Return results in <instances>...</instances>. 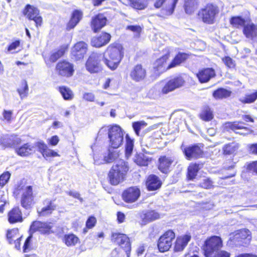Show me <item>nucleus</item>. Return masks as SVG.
<instances>
[{
    "label": "nucleus",
    "mask_w": 257,
    "mask_h": 257,
    "mask_svg": "<svg viewBox=\"0 0 257 257\" xmlns=\"http://www.w3.org/2000/svg\"><path fill=\"white\" fill-rule=\"evenodd\" d=\"M27 182L24 179L20 180L15 185L13 194L17 197L22 191L20 197L21 206L26 210L31 209L36 203L35 195L32 186H26Z\"/></svg>",
    "instance_id": "f257e3e1"
},
{
    "label": "nucleus",
    "mask_w": 257,
    "mask_h": 257,
    "mask_svg": "<svg viewBox=\"0 0 257 257\" xmlns=\"http://www.w3.org/2000/svg\"><path fill=\"white\" fill-rule=\"evenodd\" d=\"M105 53L108 57H103L104 64L111 71L116 70L124 57L123 46L118 43H112L107 47Z\"/></svg>",
    "instance_id": "f03ea898"
},
{
    "label": "nucleus",
    "mask_w": 257,
    "mask_h": 257,
    "mask_svg": "<svg viewBox=\"0 0 257 257\" xmlns=\"http://www.w3.org/2000/svg\"><path fill=\"white\" fill-rule=\"evenodd\" d=\"M127 162L121 161L113 165L107 174V180L111 186H117L124 182L129 171Z\"/></svg>",
    "instance_id": "7ed1b4c3"
},
{
    "label": "nucleus",
    "mask_w": 257,
    "mask_h": 257,
    "mask_svg": "<svg viewBox=\"0 0 257 257\" xmlns=\"http://www.w3.org/2000/svg\"><path fill=\"white\" fill-rule=\"evenodd\" d=\"M220 13L219 7L215 3H208L199 9L197 13V19L204 24H214Z\"/></svg>",
    "instance_id": "20e7f679"
},
{
    "label": "nucleus",
    "mask_w": 257,
    "mask_h": 257,
    "mask_svg": "<svg viewBox=\"0 0 257 257\" xmlns=\"http://www.w3.org/2000/svg\"><path fill=\"white\" fill-rule=\"evenodd\" d=\"M243 121H228L225 123V128L227 131H232L236 134L246 136L251 134L253 130L248 122H253L254 119L249 115L242 116Z\"/></svg>",
    "instance_id": "39448f33"
},
{
    "label": "nucleus",
    "mask_w": 257,
    "mask_h": 257,
    "mask_svg": "<svg viewBox=\"0 0 257 257\" xmlns=\"http://www.w3.org/2000/svg\"><path fill=\"white\" fill-rule=\"evenodd\" d=\"M223 246L221 237L217 235L208 237L204 241L201 249L205 257H212Z\"/></svg>",
    "instance_id": "423d86ee"
},
{
    "label": "nucleus",
    "mask_w": 257,
    "mask_h": 257,
    "mask_svg": "<svg viewBox=\"0 0 257 257\" xmlns=\"http://www.w3.org/2000/svg\"><path fill=\"white\" fill-rule=\"evenodd\" d=\"M107 134L110 148L117 149L122 145L123 131L119 125L113 124L109 125Z\"/></svg>",
    "instance_id": "0eeeda50"
},
{
    "label": "nucleus",
    "mask_w": 257,
    "mask_h": 257,
    "mask_svg": "<svg viewBox=\"0 0 257 257\" xmlns=\"http://www.w3.org/2000/svg\"><path fill=\"white\" fill-rule=\"evenodd\" d=\"M175 238L176 233L173 229H169L165 231L157 241L159 251L162 253L169 251L172 247Z\"/></svg>",
    "instance_id": "6e6552de"
},
{
    "label": "nucleus",
    "mask_w": 257,
    "mask_h": 257,
    "mask_svg": "<svg viewBox=\"0 0 257 257\" xmlns=\"http://www.w3.org/2000/svg\"><path fill=\"white\" fill-rule=\"evenodd\" d=\"M22 14L28 20L33 21L36 28H40L43 25V17L37 7L30 4H27L22 10Z\"/></svg>",
    "instance_id": "1a4fd4ad"
},
{
    "label": "nucleus",
    "mask_w": 257,
    "mask_h": 257,
    "mask_svg": "<svg viewBox=\"0 0 257 257\" xmlns=\"http://www.w3.org/2000/svg\"><path fill=\"white\" fill-rule=\"evenodd\" d=\"M55 71L61 77L70 78L74 74V65L65 59L61 60L56 63Z\"/></svg>",
    "instance_id": "9d476101"
},
{
    "label": "nucleus",
    "mask_w": 257,
    "mask_h": 257,
    "mask_svg": "<svg viewBox=\"0 0 257 257\" xmlns=\"http://www.w3.org/2000/svg\"><path fill=\"white\" fill-rule=\"evenodd\" d=\"M86 69L91 74L97 73L103 69L100 54L92 53L88 57L85 64Z\"/></svg>",
    "instance_id": "9b49d317"
},
{
    "label": "nucleus",
    "mask_w": 257,
    "mask_h": 257,
    "mask_svg": "<svg viewBox=\"0 0 257 257\" xmlns=\"http://www.w3.org/2000/svg\"><path fill=\"white\" fill-rule=\"evenodd\" d=\"M112 242L121 246L126 253L127 257H130L131 251V242L128 236L120 232H112L110 236Z\"/></svg>",
    "instance_id": "f8f14e48"
},
{
    "label": "nucleus",
    "mask_w": 257,
    "mask_h": 257,
    "mask_svg": "<svg viewBox=\"0 0 257 257\" xmlns=\"http://www.w3.org/2000/svg\"><path fill=\"white\" fill-rule=\"evenodd\" d=\"M54 223L50 221H41L35 220L32 222L30 229L32 232H39L43 235H49L55 233L53 229Z\"/></svg>",
    "instance_id": "ddd939ff"
},
{
    "label": "nucleus",
    "mask_w": 257,
    "mask_h": 257,
    "mask_svg": "<svg viewBox=\"0 0 257 257\" xmlns=\"http://www.w3.org/2000/svg\"><path fill=\"white\" fill-rule=\"evenodd\" d=\"M174 162L173 157L166 154L162 155L158 159L157 168L161 173L167 175L172 171Z\"/></svg>",
    "instance_id": "4468645a"
},
{
    "label": "nucleus",
    "mask_w": 257,
    "mask_h": 257,
    "mask_svg": "<svg viewBox=\"0 0 257 257\" xmlns=\"http://www.w3.org/2000/svg\"><path fill=\"white\" fill-rule=\"evenodd\" d=\"M251 233L246 228L237 230L235 232L232 240L238 246H247L251 240Z\"/></svg>",
    "instance_id": "2eb2a0df"
},
{
    "label": "nucleus",
    "mask_w": 257,
    "mask_h": 257,
    "mask_svg": "<svg viewBox=\"0 0 257 257\" xmlns=\"http://www.w3.org/2000/svg\"><path fill=\"white\" fill-rule=\"evenodd\" d=\"M130 77L135 82H143L147 78V70L142 64L138 63L131 70Z\"/></svg>",
    "instance_id": "dca6fc26"
},
{
    "label": "nucleus",
    "mask_w": 257,
    "mask_h": 257,
    "mask_svg": "<svg viewBox=\"0 0 257 257\" xmlns=\"http://www.w3.org/2000/svg\"><path fill=\"white\" fill-rule=\"evenodd\" d=\"M185 83V81L182 76L179 75L174 77L166 82L161 89V93L163 94H166L182 87Z\"/></svg>",
    "instance_id": "f3484780"
},
{
    "label": "nucleus",
    "mask_w": 257,
    "mask_h": 257,
    "mask_svg": "<svg viewBox=\"0 0 257 257\" xmlns=\"http://www.w3.org/2000/svg\"><path fill=\"white\" fill-rule=\"evenodd\" d=\"M88 51V45L83 41H79L72 48L70 56L75 61L82 60Z\"/></svg>",
    "instance_id": "a211bd4d"
},
{
    "label": "nucleus",
    "mask_w": 257,
    "mask_h": 257,
    "mask_svg": "<svg viewBox=\"0 0 257 257\" xmlns=\"http://www.w3.org/2000/svg\"><path fill=\"white\" fill-rule=\"evenodd\" d=\"M141 196V190L138 186H131L122 192L121 198L124 202L132 203L137 201Z\"/></svg>",
    "instance_id": "6ab92c4d"
},
{
    "label": "nucleus",
    "mask_w": 257,
    "mask_h": 257,
    "mask_svg": "<svg viewBox=\"0 0 257 257\" xmlns=\"http://www.w3.org/2000/svg\"><path fill=\"white\" fill-rule=\"evenodd\" d=\"M183 153L186 158L190 160L192 159H196L204 157V153L199 144H195L185 147Z\"/></svg>",
    "instance_id": "aec40b11"
},
{
    "label": "nucleus",
    "mask_w": 257,
    "mask_h": 257,
    "mask_svg": "<svg viewBox=\"0 0 257 257\" xmlns=\"http://www.w3.org/2000/svg\"><path fill=\"white\" fill-rule=\"evenodd\" d=\"M55 199L46 198L42 201L43 206L40 210L37 211L39 217H45L52 214L56 210L57 205L55 203Z\"/></svg>",
    "instance_id": "412c9836"
},
{
    "label": "nucleus",
    "mask_w": 257,
    "mask_h": 257,
    "mask_svg": "<svg viewBox=\"0 0 257 257\" xmlns=\"http://www.w3.org/2000/svg\"><path fill=\"white\" fill-rule=\"evenodd\" d=\"M7 220L10 224L21 223L24 221L23 213L19 206H13L7 213Z\"/></svg>",
    "instance_id": "4be33fe9"
},
{
    "label": "nucleus",
    "mask_w": 257,
    "mask_h": 257,
    "mask_svg": "<svg viewBox=\"0 0 257 257\" xmlns=\"http://www.w3.org/2000/svg\"><path fill=\"white\" fill-rule=\"evenodd\" d=\"M23 237L20 235L19 230L18 228L9 229L6 232V238L10 244L14 243L15 247L17 249H21V241Z\"/></svg>",
    "instance_id": "5701e85b"
},
{
    "label": "nucleus",
    "mask_w": 257,
    "mask_h": 257,
    "mask_svg": "<svg viewBox=\"0 0 257 257\" xmlns=\"http://www.w3.org/2000/svg\"><path fill=\"white\" fill-rule=\"evenodd\" d=\"M107 19L103 14L99 13L94 16L90 21L91 28L94 33H97L106 25Z\"/></svg>",
    "instance_id": "b1692460"
},
{
    "label": "nucleus",
    "mask_w": 257,
    "mask_h": 257,
    "mask_svg": "<svg viewBox=\"0 0 257 257\" xmlns=\"http://www.w3.org/2000/svg\"><path fill=\"white\" fill-rule=\"evenodd\" d=\"M215 76V71L212 67L201 68L196 74V76L200 83H207Z\"/></svg>",
    "instance_id": "393cba45"
},
{
    "label": "nucleus",
    "mask_w": 257,
    "mask_h": 257,
    "mask_svg": "<svg viewBox=\"0 0 257 257\" xmlns=\"http://www.w3.org/2000/svg\"><path fill=\"white\" fill-rule=\"evenodd\" d=\"M191 238L192 236L190 233L177 236L174 243L173 251L179 252L184 250Z\"/></svg>",
    "instance_id": "a878e982"
},
{
    "label": "nucleus",
    "mask_w": 257,
    "mask_h": 257,
    "mask_svg": "<svg viewBox=\"0 0 257 257\" xmlns=\"http://www.w3.org/2000/svg\"><path fill=\"white\" fill-rule=\"evenodd\" d=\"M111 35L106 32H102L98 36L94 37L91 40V45L93 47L100 48L107 45L110 41Z\"/></svg>",
    "instance_id": "bb28decb"
},
{
    "label": "nucleus",
    "mask_w": 257,
    "mask_h": 257,
    "mask_svg": "<svg viewBox=\"0 0 257 257\" xmlns=\"http://www.w3.org/2000/svg\"><path fill=\"white\" fill-rule=\"evenodd\" d=\"M190 55L191 54L189 53L181 52H178L168 65L166 69L169 70L181 65L189 58Z\"/></svg>",
    "instance_id": "cd10ccee"
},
{
    "label": "nucleus",
    "mask_w": 257,
    "mask_h": 257,
    "mask_svg": "<svg viewBox=\"0 0 257 257\" xmlns=\"http://www.w3.org/2000/svg\"><path fill=\"white\" fill-rule=\"evenodd\" d=\"M161 214L155 209H149L142 213L141 216L142 223L144 225L159 219Z\"/></svg>",
    "instance_id": "c85d7f7f"
},
{
    "label": "nucleus",
    "mask_w": 257,
    "mask_h": 257,
    "mask_svg": "<svg viewBox=\"0 0 257 257\" xmlns=\"http://www.w3.org/2000/svg\"><path fill=\"white\" fill-rule=\"evenodd\" d=\"M146 185L148 191H153L160 189L162 186V182L158 176L151 174L147 178Z\"/></svg>",
    "instance_id": "c756f323"
},
{
    "label": "nucleus",
    "mask_w": 257,
    "mask_h": 257,
    "mask_svg": "<svg viewBox=\"0 0 257 257\" xmlns=\"http://www.w3.org/2000/svg\"><path fill=\"white\" fill-rule=\"evenodd\" d=\"M83 13L79 10H74L71 15L70 18L66 24V29L67 31H70L74 29L82 19Z\"/></svg>",
    "instance_id": "7c9ffc66"
},
{
    "label": "nucleus",
    "mask_w": 257,
    "mask_h": 257,
    "mask_svg": "<svg viewBox=\"0 0 257 257\" xmlns=\"http://www.w3.org/2000/svg\"><path fill=\"white\" fill-rule=\"evenodd\" d=\"M202 165L197 163H190L187 169L186 179L188 181H192L194 180L200 170L202 168Z\"/></svg>",
    "instance_id": "2f4dec72"
},
{
    "label": "nucleus",
    "mask_w": 257,
    "mask_h": 257,
    "mask_svg": "<svg viewBox=\"0 0 257 257\" xmlns=\"http://www.w3.org/2000/svg\"><path fill=\"white\" fill-rule=\"evenodd\" d=\"M35 152L34 146L28 143L15 149L16 154L21 157H28Z\"/></svg>",
    "instance_id": "473e14b6"
},
{
    "label": "nucleus",
    "mask_w": 257,
    "mask_h": 257,
    "mask_svg": "<svg viewBox=\"0 0 257 257\" xmlns=\"http://www.w3.org/2000/svg\"><path fill=\"white\" fill-rule=\"evenodd\" d=\"M153 158L149 157L143 153H137L134 158V162L140 167H147L152 163Z\"/></svg>",
    "instance_id": "72a5a7b5"
},
{
    "label": "nucleus",
    "mask_w": 257,
    "mask_h": 257,
    "mask_svg": "<svg viewBox=\"0 0 257 257\" xmlns=\"http://www.w3.org/2000/svg\"><path fill=\"white\" fill-rule=\"evenodd\" d=\"M242 32L246 38L253 39L257 37V26L253 23L245 25Z\"/></svg>",
    "instance_id": "f704fd0d"
},
{
    "label": "nucleus",
    "mask_w": 257,
    "mask_h": 257,
    "mask_svg": "<svg viewBox=\"0 0 257 257\" xmlns=\"http://www.w3.org/2000/svg\"><path fill=\"white\" fill-rule=\"evenodd\" d=\"M239 148V145L235 142L229 143L222 147V154L225 156L234 155Z\"/></svg>",
    "instance_id": "c9c22d12"
},
{
    "label": "nucleus",
    "mask_w": 257,
    "mask_h": 257,
    "mask_svg": "<svg viewBox=\"0 0 257 257\" xmlns=\"http://www.w3.org/2000/svg\"><path fill=\"white\" fill-rule=\"evenodd\" d=\"M232 91L223 87H219L212 92L213 97L216 100H221L229 97Z\"/></svg>",
    "instance_id": "e433bc0d"
},
{
    "label": "nucleus",
    "mask_w": 257,
    "mask_h": 257,
    "mask_svg": "<svg viewBox=\"0 0 257 257\" xmlns=\"http://www.w3.org/2000/svg\"><path fill=\"white\" fill-rule=\"evenodd\" d=\"M199 6L198 0H184L183 8L185 12L188 15L193 14Z\"/></svg>",
    "instance_id": "4c0bfd02"
},
{
    "label": "nucleus",
    "mask_w": 257,
    "mask_h": 257,
    "mask_svg": "<svg viewBox=\"0 0 257 257\" xmlns=\"http://www.w3.org/2000/svg\"><path fill=\"white\" fill-rule=\"evenodd\" d=\"M62 241L67 246H73L80 242L79 238L73 233L65 234Z\"/></svg>",
    "instance_id": "58836bf2"
},
{
    "label": "nucleus",
    "mask_w": 257,
    "mask_h": 257,
    "mask_svg": "<svg viewBox=\"0 0 257 257\" xmlns=\"http://www.w3.org/2000/svg\"><path fill=\"white\" fill-rule=\"evenodd\" d=\"M246 20L240 16H232L229 19V24L232 28L240 29L245 25Z\"/></svg>",
    "instance_id": "ea45409f"
},
{
    "label": "nucleus",
    "mask_w": 257,
    "mask_h": 257,
    "mask_svg": "<svg viewBox=\"0 0 257 257\" xmlns=\"http://www.w3.org/2000/svg\"><path fill=\"white\" fill-rule=\"evenodd\" d=\"M134 147V139L131 138L128 134L125 135V144L124 153L126 158H129L132 154Z\"/></svg>",
    "instance_id": "a19ab883"
},
{
    "label": "nucleus",
    "mask_w": 257,
    "mask_h": 257,
    "mask_svg": "<svg viewBox=\"0 0 257 257\" xmlns=\"http://www.w3.org/2000/svg\"><path fill=\"white\" fill-rule=\"evenodd\" d=\"M66 50V48H61L57 50L56 51L50 54L48 61L51 63L56 62L58 59L64 55Z\"/></svg>",
    "instance_id": "79ce46f5"
},
{
    "label": "nucleus",
    "mask_w": 257,
    "mask_h": 257,
    "mask_svg": "<svg viewBox=\"0 0 257 257\" xmlns=\"http://www.w3.org/2000/svg\"><path fill=\"white\" fill-rule=\"evenodd\" d=\"M58 90L62 96L63 98L65 100H70L74 97L72 91L65 86H61L58 87Z\"/></svg>",
    "instance_id": "37998d69"
},
{
    "label": "nucleus",
    "mask_w": 257,
    "mask_h": 257,
    "mask_svg": "<svg viewBox=\"0 0 257 257\" xmlns=\"http://www.w3.org/2000/svg\"><path fill=\"white\" fill-rule=\"evenodd\" d=\"M199 117L205 121L211 120L213 118V114L210 108L208 106L204 107L199 114Z\"/></svg>",
    "instance_id": "c03bdc74"
},
{
    "label": "nucleus",
    "mask_w": 257,
    "mask_h": 257,
    "mask_svg": "<svg viewBox=\"0 0 257 257\" xmlns=\"http://www.w3.org/2000/svg\"><path fill=\"white\" fill-rule=\"evenodd\" d=\"M21 143L22 140L20 138L12 139L10 137L3 138L2 142V143L3 144L4 146L10 148H15L21 144Z\"/></svg>",
    "instance_id": "a18cd8bd"
},
{
    "label": "nucleus",
    "mask_w": 257,
    "mask_h": 257,
    "mask_svg": "<svg viewBox=\"0 0 257 257\" xmlns=\"http://www.w3.org/2000/svg\"><path fill=\"white\" fill-rule=\"evenodd\" d=\"M29 87L27 82L25 80H23L21 82L20 86L17 89V91L21 97L23 98L27 96L28 94Z\"/></svg>",
    "instance_id": "49530a36"
},
{
    "label": "nucleus",
    "mask_w": 257,
    "mask_h": 257,
    "mask_svg": "<svg viewBox=\"0 0 257 257\" xmlns=\"http://www.w3.org/2000/svg\"><path fill=\"white\" fill-rule=\"evenodd\" d=\"M130 6L137 10H143L147 7V4L142 0H128Z\"/></svg>",
    "instance_id": "de8ad7c7"
},
{
    "label": "nucleus",
    "mask_w": 257,
    "mask_h": 257,
    "mask_svg": "<svg viewBox=\"0 0 257 257\" xmlns=\"http://www.w3.org/2000/svg\"><path fill=\"white\" fill-rule=\"evenodd\" d=\"M257 99V90L254 91L253 93L247 94L244 98L241 100V102L243 103H251L254 102Z\"/></svg>",
    "instance_id": "09e8293b"
},
{
    "label": "nucleus",
    "mask_w": 257,
    "mask_h": 257,
    "mask_svg": "<svg viewBox=\"0 0 257 257\" xmlns=\"http://www.w3.org/2000/svg\"><path fill=\"white\" fill-rule=\"evenodd\" d=\"M11 174L9 171H5L0 175V187L3 188L9 181Z\"/></svg>",
    "instance_id": "8fccbe9b"
},
{
    "label": "nucleus",
    "mask_w": 257,
    "mask_h": 257,
    "mask_svg": "<svg viewBox=\"0 0 257 257\" xmlns=\"http://www.w3.org/2000/svg\"><path fill=\"white\" fill-rule=\"evenodd\" d=\"M32 234H30L26 239L23 246V250L24 252H26L31 250L32 247Z\"/></svg>",
    "instance_id": "3c124183"
},
{
    "label": "nucleus",
    "mask_w": 257,
    "mask_h": 257,
    "mask_svg": "<svg viewBox=\"0 0 257 257\" xmlns=\"http://www.w3.org/2000/svg\"><path fill=\"white\" fill-rule=\"evenodd\" d=\"M221 60L228 68H234L235 67V61L230 56H225L221 58Z\"/></svg>",
    "instance_id": "603ef678"
},
{
    "label": "nucleus",
    "mask_w": 257,
    "mask_h": 257,
    "mask_svg": "<svg viewBox=\"0 0 257 257\" xmlns=\"http://www.w3.org/2000/svg\"><path fill=\"white\" fill-rule=\"evenodd\" d=\"M199 186L203 189H210L213 188V182L210 178H206L199 184Z\"/></svg>",
    "instance_id": "864d4df0"
},
{
    "label": "nucleus",
    "mask_w": 257,
    "mask_h": 257,
    "mask_svg": "<svg viewBox=\"0 0 257 257\" xmlns=\"http://www.w3.org/2000/svg\"><path fill=\"white\" fill-rule=\"evenodd\" d=\"M35 146L37 148L38 152L42 154L43 157L48 155V154H45V152L46 150H47L48 147L44 142H38L36 143Z\"/></svg>",
    "instance_id": "5fc2aeb1"
},
{
    "label": "nucleus",
    "mask_w": 257,
    "mask_h": 257,
    "mask_svg": "<svg viewBox=\"0 0 257 257\" xmlns=\"http://www.w3.org/2000/svg\"><path fill=\"white\" fill-rule=\"evenodd\" d=\"M246 170L252 175L257 176V160L252 161L248 164Z\"/></svg>",
    "instance_id": "6e6d98bb"
},
{
    "label": "nucleus",
    "mask_w": 257,
    "mask_h": 257,
    "mask_svg": "<svg viewBox=\"0 0 257 257\" xmlns=\"http://www.w3.org/2000/svg\"><path fill=\"white\" fill-rule=\"evenodd\" d=\"M178 1L179 0H172L171 4L166 7L165 12L167 15H171L173 14Z\"/></svg>",
    "instance_id": "4d7b16f0"
},
{
    "label": "nucleus",
    "mask_w": 257,
    "mask_h": 257,
    "mask_svg": "<svg viewBox=\"0 0 257 257\" xmlns=\"http://www.w3.org/2000/svg\"><path fill=\"white\" fill-rule=\"evenodd\" d=\"M97 223V219L93 216L91 215L88 217L86 221L85 225L88 229L93 228Z\"/></svg>",
    "instance_id": "13d9d810"
},
{
    "label": "nucleus",
    "mask_w": 257,
    "mask_h": 257,
    "mask_svg": "<svg viewBox=\"0 0 257 257\" xmlns=\"http://www.w3.org/2000/svg\"><path fill=\"white\" fill-rule=\"evenodd\" d=\"M146 123L143 121H135L133 123L132 126L136 134L139 136L143 125H145Z\"/></svg>",
    "instance_id": "bf43d9fd"
},
{
    "label": "nucleus",
    "mask_w": 257,
    "mask_h": 257,
    "mask_svg": "<svg viewBox=\"0 0 257 257\" xmlns=\"http://www.w3.org/2000/svg\"><path fill=\"white\" fill-rule=\"evenodd\" d=\"M247 150L249 154L257 156V143L248 144L247 146Z\"/></svg>",
    "instance_id": "052dcab7"
},
{
    "label": "nucleus",
    "mask_w": 257,
    "mask_h": 257,
    "mask_svg": "<svg viewBox=\"0 0 257 257\" xmlns=\"http://www.w3.org/2000/svg\"><path fill=\"white\" fill-rule=\"evenodd\" d=\"M21 41L20 40H15L11 43L7 47V50L9 52H12L20 47Z\"/></svg>",
    "instance_id": "680f3d73"
},
{
    "label": "nucleus",
    "mask_w": 257,
    "mask_h": 257,
    "mask_svg": "<svg viewBox=\"0 0 257 257\" xmlns=\"http://www.w3.org/2000/svg\"><path fill=\"white\" fill-rule=\"evenodd\" d=\"M3 120L7 122H11L12 120L13 111L4 109L3 111Z\"/></svg>",
    "instance_id": "e2e57ef3"
},
{
    "label": "nucleus",
    "mask_w": 257,
    "mask_h": 257,
    "mask_svg": "<svg viewBox=\"0 0 257 257\" xmlns=\"http://www.w3.org/2000/svg\"><path fill=\"white\" fill-rule=\"evenodd\" d=\"M170 56V53L168 52L167 53L163 55L160 58L157 60V62L158 63V65L162 66L164 64L166 63L169 59Z\"/></svg>",
    "instance_id": "0e129e2a"
},
{
    "label": "nucleus",
    "mask_w": 257,
    "mask_h": 257,
    "mask_svg": "<svg viewBox=\"0 0 257 257\" xmlns=\"http://www.w3.org/2000/svg\"><path fill=\"white\" fill-rule=\"evenodd\" d=\"M126 29L134 33L140 35L142 31V28L139 25H130L127 26Z\"/></svg>",
    "instance_id": "69168bd1"
},
{
    "label": "nucleus",
    "mask_w": 257,
    "mask_h": 257,
    "mask_svg": "<svg viewBox=\"0 0 257 257\" xmlns=\"http://www.w3.org/2000/svg\"><path fill=\"white\" fill-rule=\"evenodd\" d=\"M214 255L213 257H230V253L225 250H219Z\"/></svg>",
    "instance_id": "338daca9"
},
{
    "label": "nucleus",
    "mask_w": 257,
    "mask_h": 257,
    "mask_svg": "<svg viewBox=\"0 0 257 257\" xmlns=\"http://www.w3.org/2000/svg\"><path fill=\"white\" fill-rule=\"evenodd\" d=\"M59 142V137L56 136H52L49 140L48 144L49 145L53 146H56Z\"/></svg>",
    "instance_id": "774afa93"
}]
</instances>
